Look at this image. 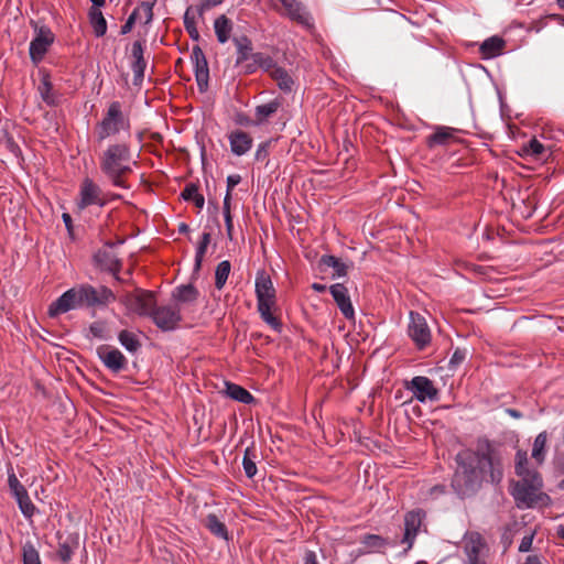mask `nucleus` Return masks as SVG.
I'll use <instances>...</instances> for the list:
<instances>
[{
  "mask_svg": "<svg viewBox=\"0 0 564 564\" xmlns=\"http://www.w3.org/2000/svg\"><path fill=\"white\" fill-rule=\"evenodd\" d=\"M422 524L421 511H410L404 517V534L402 542L408 544V549L412 547Z\"/></svg>",
  "mask_w": 564,
  "mask_h": 564,
  "instance_id": "nucleus-20",
  "label": "nucleus"
},
{
  "mask_svg": "<svg viewBox=\"0 0 564 564\" xmlns=\"http://www.w3.org/2000/svg\"><path fill=\"white\" fill-rule=\"evenodd\" d=\"M408 334L419 349H424L431 343V329L423 315L417 312H410Z\"/></svg>",
  "mask_w": 564,
  "mask_h": 564,
  "instance_id": "nucleus-11",
  "label": "nucleus"
},
{
  "mask_svg": "<svg viewBox=\"0 0 564 564\" xmlns=\"http://www.w3.org/2000/svg\"><path fill=\"white\" fill-rule=\"evenodd\" d=\"M35 30L36 34L30 43L29 54L32 63L37 66L54 43L55 34L46 25L36 28Z\"/></svg>",
  "mask_w": 564,
  "mask_h": 564,
  "instance_id": "nucleus-9",
  "label": "nucleus"
},
{
  "mask_svg": "<svg viewBox=\"0 0 564 564\" xmlns=\"http://www.w3.org/2000/svg\"><path fill=\"white\" fill-rule=\"evenodd\" d=\"M22 551L24 564H41L40 554L32 543H25Z\"/></svg>",
  "mask_w": 564,
  "mask_h": 564,
  "instance_id": "nucleus-46",
  "label": "nucleus"
},
{
  "mask_svg": "<svg viewBox=\"0 0 564 564\" xmlns=\"http://www.w3.org/2000/svg\"><path fill=\"white\" fill-rule=\"evenodd\" d=\"M181 198L185 202L192 203L194 207L202 209L205 204V197L199 193L198 185L188 183L181 192Z\"/></svg>",
  "mask_w": 564,
  "mask_h": 564,
  "instance_id": "nucleus-28",
  "label": "nucleus"
},
{
  "mask_svg": "<svg viewBox=\"0 0 564 564\" xmlns=\"http://www.w3.org/2000/svg\"><path fill=\"white\" fill-rule=\"evenodd\" d=\"M547 433L545 431L538 434V436L534 440L532 448V458L535 459L536 463L539 464H541L544 460Z\"/></svg>",
  "mask_w": 564,
  "mask_h": 564,
  "instance_id": "nucleus-36",
  "label": "nucleus"
},
{
  "mask_svg": "<svg viewBox=\"0 0 564 564\" xmlns=\"http://www.w3.org/2000/svg\"><path fill=\"white\" fill-rule=\"evenodd\" d=\"M79 546V539L77 534H68L64 540H61L57 549V556L62 563L67 564Z\"/></svg>",
  "mask_w": 564,
  "mask_h": 564,
  "instance_id": "nucleus-24",
  "label": "nucleus"
},
{
  "mask_svg": "<svg viewBox=\"0 0 564 564\" xmlns=\"http://www.w3.org/2000/svg\"><path fill=\"white\" fill-rule=\"evenodd\" d=\"M122 303L127 308L141 316H150L155 306L154 294L150 291H137L123 296Z\"/></svg>",
  "mask_w": 564,
  "mask_h": 564,
  "instance_id": "nucleus-12",
  "label": "nucleus"
},
{
  "mask_svg": "<svg viewBox=\"0 0 564 564\" xmlns=\"http://www.w3.org/2000/svg\"><path fill=\"white\" fill-rule=\"evenodd\" d=\"M511 221H514L517 224V226L523 231H531V230L538 231V230H541V229H544L547 227V225H544V224L541 226L521 224V221H520V219H518V217L516 219H511Z\"/></svg>",
  "mask_w": 564,
  "mask_h": 564,
  "instance_id": "nucleus-57",
  "label": "nucleus"
},
{
  "mask_svg": "<svg viewBox=\"0 0 564 564\" xmlns=\"http://www.w3.org/2000/svg\"><path fill=\"white\" fill-rule=\"evenodd\" d=\"M518 463H517V466H516V473L518 476H524L527 475L528 473H530L524 464L527 463V455L525 453L524 454H521V453H518Z\"/></svg>",
  "mask_w": 564,
  "mask_h": 564,
  "instance_id": "nucleus-56",
  "label": "nucleus"
},
{
  "mask_svg": "<svg viewBox=\"0 0 564 564\" xmlns=\"http://www.w3.org/2000/svg\"><path fill=\"white\" fill-rule=\"evenodd\" d=\"M89 335L93 338L107 340L110 338V332L106 321H96L89 325Z\"/></svg>",
  "mask_w": 564,
  "mask_h": 564,
  "instance_id": "nucleus-40",
  "label": "nucleus"
},
{
  "mask_svg": "<svg viewBox=\"0 0 564 564\" xmlns=\"http://www.w3.org/2000/svg\"><path fill=\"white\" fill-rule=\"evenodd\" d=\"M256 449L254 447H247L242 458V467L248 478H253L258 471L256 465Z\"/></svg>",
  "mask_w": 564,
  "mask_h": 564,
  "instance_id": "nucleus-35",
  "label": "nucleus"
},
{
  "mask_svg": "<svg viewBox=\"0 0 564 564\" xmlns=\"http://www.w3.org/2000/svg\"><path fill=\"white\" fill-rule=\"evenodd\" d=\"M361 542L369 550L380 549L384 545V540L376 534L365 535Z\"/></svg>",
  "mask_w": 564,
  "mask_h": 564,
  "instance_id": "nucleus-49",
  "label": "nucleus"
},
{
  "mask_svg": "<svg viewBox=\"0 0 564 564\" xmlns=\"http://www.w3.org/2000/svg\"><path fill=\"white\" fill-rule=\"evenodd\" d=\"M276 140L274 139H269L267 141H263L261 142L259 145H258V149L256 151V154H254V159L257 161H265L268 158H269V153H270V148L272 145L273 142H275Z\"/></svg>",
  "mask_w": 564,
  "mask_h": 564,
  "instance_id": "nucleus-48",
  "label": "nucleus"
},
{
  "mask_svg": "<svg viewBox=\"0 0 564 564\" xmlns=\"http://www.w3.org/2000/svg\"><path fill=\"white\" fill-rule=\"evenodd\" d=\"M329 292L341 314L347 319H354L355 310L352 307L347 288L341 283H336L329 286Z\"/></svg>",
  "mask_w": 564,
  "mask_h": 564,
  "instance_id": "nucleus-18",
  "label": "nucleus"
},
{
  "mask_svg": "<svg viewBox=\"0 0 564 564\" xmlns=\"http://www.w3.org/2000/svg\"><path fill=\"white\" fill-rule=\"evenodd\" d=\"M40 84L37 91L42 100L50 107H56L61 102V94L54 90L50 72L42 67L39 68Z\"/></svg>",
  "mask_w": 564,
  "mask_h": 564,
  "instance_id": "nucleus-16",
  "label": "nucleus"
},
{
  "mask_svg": "<svg viewBox=\"0 0 564 564\" xmlns=\"http://www.w3.org/2000/svg\"><path fill=\"white\" fill-rule=\"evenodd\" d=\"M225 0H200L199 6L196 7V11L200 18H203L204 12L210 8L217 7L221 4Z\"/></svg>",
  "mask_w": 564,
  "mask_h": 564,
  "instance_id": "nucleus-53",
  "label": "nucleus"
},
{
  "mask_svg": "<svg viewBox=\"0 0 564 564\" xmlns=\"http://www.w3.org/2000/svg\"><path fill=\"white\" fill-rule=\"evenodd\" d=\"M131 158L132 152L129 143H111L100 156V171L112 185L129 188V185L126 183V177L132 173V169L130 167Z\"/></svg>",
  "mask_w": 564,
  "mask_h": 564,
  "instance_id": "nucleus-3",
  "label": "nucleus"
},
{
  "mask_svg": "<svg viewBox=\"0 0 564 564\" xmlns=\"http://www.w3.org/2000/svg\"><path fill=\"white\" fill-rule=\"evenodd\" d=\"M4 145L6 149L17 158H22V151L14 138L9 133H4Z\"/></svg>",
  "mask_w": 564,
  "mask_h": 564,
  "instance_id": "nucleus-50",
  "label": "nucleus"
},
{
  "mask_svg": "<svg viewBox=\"0 0 564 564\" xmlns=\"http://www.w3.org/2000/svg\"><path fill=\"white\" fill-rule=\"evenodd\" d=\"M506 413L513 419H521L522 413L516 409H506Z\"/></svg>",
  "mask_w": 564,
  "mask_h": 564,
  "instance_id": "nucleus-62",
  "label": "nucleus"
},
{
  "mask_svg": "<svg viewBox=\"0 0 564 564\" xmlns=\"http://www.w3.org/2000/svg\"><path fill=\"white\" fill-rule=\"evenodd\" d=\"M63 221L67 228V231L70 237L74 236V229H73V220L70 217V214H62Z\"/></svg>",
  "mask_w": 564,
  "mask_h": 564,
  "instance_id": "nucleus-60",
  "label": "nucleus"
},
{
  "mask_svg": "<svg viewBox=\"0 0 564 564\" xmlns=\"http://www.w3.org/2000/svg\"><path fill=\"white\" fill-rule=\"evenodd\" d=\"M455 462L452 487L460 497L476 494L484 481L498 484L502 479L500 459L488 441L479 442L476 451H460Z\"/></svg>",
  "mask_w": 564,
  "mask_h": 564,
  "instance_id": "nucleus-1",
  "label": "nucleus"
},
{
  "mask_svg": "<svg viewBox=\"0 0 564 564\" xmlns=\"http://www.w3.org/2000/svg\"><path fill=\"white\" fill-rule=\"evenodd\" d=\"M139 9H134L127 19L126 23L120 29V34L124 35L132 31L133 25L138 19Z\"/></svg>",
  "mask_w": 564,
  "mask_h": 564,
  "instance_id": "nucleus-52",
  "label": "nucleus"
},
{
  "mask_svg": "<svg viewBox=\"0 0 564 564\" xmlns=\"http://www.w3.org/2000/svg\"><path fill=\"white\" fill-rule=\"evenodd\" d=\"M303 560L304 564H319L314 551H306Z\"/></svg>",
  "mask_w": 564,
  "mask_h": 564,
  "instance_id": "nucleus-59",
  "label": "nucleus"
},
{
  "mask_svg": "<svg viewBox=\"0 0 564 564\" xmlns=\"http://www.w3.org/2000/svg\"><path fill=\"white\" fill-rule=\"evenodd\" d=\"M97 355L104 365L115 373L121 372L128 366L127 358L118 348L101 345L97 348Z\"/></svg>",
  "mask_w": 564,
  "mask_h": 564,
  "instance_id": "nucleus-14",
  "label": "nucleus"
},
{
  "mask_svg": "<svg viewBox=\"0 0 564 564\" xmlns=\"http://www.w3.org/2000/svg\"><path fill=\"white\" fill-rule=\"evenodd\" d=\"M406 388L413 392V395L420 401H434L437 399L438 390L434 387L433 381L427 377L416 376L406 383Z\"/></svg>",
  "mask_w": 564,
  "mask_h": 564,
  "instance_id": "nucleus-15",
  "label": "nucleus"
},
{
  "mask_svg": "<svg viewBox=\"0 0 564 564\" xmlns=\"http://www.w3.org/2000/svg\"><path fill=\"white\" fill-rule=\"evenodd\" d=\"M241 182V176L239 174H231L227 177V188L226 194L224 196V207L223 212H230L231 208V197L234 188Z\"/></svg>",
  "mask_w": 564,
  "mask_h": 564,
  "instance_id": "nucleus-39",
  "label": "nucleus"
},
{
  "mask_svg": "<svg viewBox=\"0 0 564 564\" xmlns=\"http://www.w3.org/2000/svg\"><path fill=\"white\" fill-rule=\"evenodd\" d=\"M234 121L236 124L238 126H241V127H250V126H258L256 122H254V119H251L248 115H246L245 112H237L235 115V118H234Z\"/></svg>",
  "mask_w": 564,
  "mask_h": 564,
  "instance_id": "nucleus-54",
  "label": "nucleus"
},
{
  "mask_svg": "<svg viewBox=\"0 0 564 564\" xmlns=\"http://www.w3.org/2000/svg\"><path fill=\"white\" fill-rule=\"evenodd\" d=\"M532 542H533V534L523 536V539L521 540V543L519 545V551L520 552L530 551V549L532 546Z\"/></svg>",
  "mask_w": 564,
  "mask_h": 564,
  "instance_id": "nucleus-58",
  "label": "nucleus"
},
{
  "mask_svg": "<svg viewBox=\"0 0 564 564\" xmlns=\"http://www.w3.org/2000/svg\"><path fill=\"white\" fill-rule=\"evenodd\" d=\"M91 2L90 8H97L100 10L101 7L106 4V0H89Z\"/></svg>",
  "mask_w": 564,
  "mask_h": 564,
  "instance_id": "nucleus-63",
  "label": "nucleus"
},
{
  "mask_svg": "<svg viewBox=\"0 0 564 564\" xmlns=\"http://www.w3.org/2000/svg\"><path fill=\"white\" fill-rule=\"evenodd\" d=\"M270 77L276 83L278 87L284 93H291L294 86V80L288 70L281 66H276L269 74Z\"/></svg>",
  "mask_w": 564,
  "mask_h": 564,
  "instance_id": "nucleus-29",
  "label": "nucleus"
},
{
  "mask_svg": "<svg viewBox=\"0 0 564 564\" xmlns=\"http://www.w3.org/2000/svg\"><path fill=\"white\" fill-rule=\"evenodd\" d=\"M18 506L25 518H31L35 512V506L31 501L29 494L25 492L22 496L15 498Z\"/></svg>",
  "mask_w": 564,
  "mask_h": 564,
  "instance_id": "nucleus-45",
  "label": "nucleus"
},
{
  "mask_svg": "<svg viewBox=\"0 0 564 564\" xmlns=\"http://www.w3.org/2000/svg\"><path fill=\"white\" fill-rule=\"evenodd\" d=\"M319 263L321 265L334 269L335 272L333 274V278H340L347 274V265L339 258L329 254H324L321 258Z\"/></svg>",
  "mask_w": 564,
  "mask_h": 564,
  "instance_id": "nucleus-34",
  "label": "nucleus"
},
{
  "mask_svg": "<svg viewBox=\"0 0 564 564\" xmlns=\"http://www.w3.org/2000/svg\"><path fill=\"white\" fill-rule=\"evenodd\" d=\"M215 33L219 43H226L232 31V22L225 14L219 15L214 22Z\"/></svg>",
  "mask_w": 564,
  "mask_h": 564,
  "instance_id": "nucleus-32",
  "label": "nucleus"
},
{
  "mask_svg": "<svg viewBox=\"0 0 564 564\" xmlns=\"http://www.w3.org/2000/svg\"><path fill=\"white\" fill-rule=\"evenodd\" d=\"M153 6H154V3L143 1L140 3V6L138 8L139 10L142 9L145 14V21H144L145 24L150 23L153 19Z\"/></svg>",
  "mask_w": 564,
  "mask_h": 564,
  "instance_id": "nucleus-55",
  "label": "nucleus"
},
{
  "mask_svg": "<svg viewBox=\"0 0 564 564\" xmlns=\"http://www.w3.org/2000/svg\"><path fill=\"white\" fill-rule=\"evenodd\" d=\"M95 257L98 262L110 270L118 268L120 264L117 259L109 256L108 249L98 251Z\"/></svg>",
  "mask_w": 564,
  "mask_h": 564,
  "instance_id": "nucleus-47",
  "label": "nucleus"
},
{
  "mask_svg": "<svg viewBox=\"0 0 564 564\" xmlns=\"http://www.w3.org/2000/svg\"><path fill=\"white\" fill-rule=\"evenodd\" d=\"M8 485L14 498L28 492L25 487L20 482V480L15 476L12 467L8 469Z\"/></svg>",
  "mask_w": 564,
  "mask_h": 564,
  "instance_id": "nucleus-44",
  "label": "nucleus"
},
{
  "mask_svg": "<svg viewBox=\"0 0 564 564\" xmlns=\"http://www.w3.org/2000/svg\"><path fill=\"white\" fill-rule=\"evenodd\" d=\"M191 59L194 64L195 78L200 93L208 89L209 68L207 58L199 45H194Z\"/></svg>",
  "mask_w": 564,
  "mask_h": 564,
  "instance_id": "nucleus-13",
  "label": "nucleus"
},
{
  "mask_svg": "<svg viewBox=\"0 0 564 564\" xmlns=\"http://www.w3.org/2000/svg\"><path fill=\"white\" fill-rule=\"evenodd\" d=\"M212 235L208 231L203 232L200 241L198 242L196 254H195V264L194 270L199 271L202 268L204 256L207 251L208 245L210 243Z\"/></svg>",
  "mask_w": 564,
  "mask_h": 564,
  "instance_id": "nucleus-37",
  "label": "nucleus"
},
{
  "mask_svg": "<svg viewBox=\"0 0 564 564\" xmlns=\"http://www.w3.org/2000/svg\"><path fill=\"white\" fill-rule=\"evenodd\" d=\"M144 44L145 40H137L132 44L131 56L133 62L131 68L133 72V84L139 85L143 82L144 72L147 68V61L144 59Z\"/></svg>",
  "mask_w": 564,
  "mask_h": 564,
  "instance_id": "nucleus-17",
  "label": "nucleus"
},
{
  "mask_svg": "<svg viewBox=\"0 0 564 564\" xmlns=\"http://www.w3.org/2000/svg\"><path fill=\"white\" fill-rule=\"evenodd\" d=\"M120 344L130 352H135L141 344L137 336L128 330H121L118 335Z\"/></svg>",
  "mask_w": 564,
  "mask_h": 564,
  "instance_id": "nucleus-41",
  "label": "nucleus"
},
{
  "mask_svg": "<svg viewBox=\"0 0 564 564\" xmlns=\"http://www.w3.org/2000/svg\"><path fill=\"white\" fill-rule=\"evenodd\" d=\"M204 524L215 536L228 540L227 528L225 523L217 518V516L213 513L208 514L204 520Z\"/></svg>",
  "mask_w": 564,
  "mask_h": 564,
  "instance_id": "nucleus-33",
  "label": "nucleus"
},
{
  "mask_svg": "<svg viewBox=\"0 0 564 564\" xmlns=\"http://www.w3.org/2000/svg\"><path fill=\"white\" fill-rule=\"evenodd\" d=\"M198 291L192 284L180 285L172 293L173 299L180 304H192L198 299Z\"/></svg>",
  "mask_w": 564,
  "mask_h": 564,
  "instance_id": "nucleus-27",
  "label": "nucleus"
},
{
  "mask_svg": "<svg viewBox=\"0 0 564 564\" xmlns=\"http://www.w3.org/2000/svg\"><path fill=\"white\" fill-rule=\"evenodd\" d=\"M230 151L237 156L245 155L253 144L252 137L242 130H235L228 134Z\"/></svg>",
  "mask_w": 564,
  "mask_h": 564,
  "instance_id": "nucleus-19",
  "label": "nucleus"
},
{
  "mask_svg": "<svg viewBox=\"0 0 564 564\" xmlns=\"http://www.w3.org/2000/svg\"><path fill=\"white\" fill-rule=\"evenodd\" d=\"M131 121L122 110V104L118 100L111 101L100 121L95 126L96 140L101 143L106 139L119 134L121 131H130Z\"/></svg>",
  "mask_w": 564,
  "mask_h": 564,
  "instance_id": "nucleus-4",
  "label": "nucleus"
},
{
  "mask_svg": "<svg viewBox=\"0 0 564 564\" xmlns=\"http://www.w3.org/2000/svg\"><path fill=\"white\" fill-rule=\"evenodd\" d=\"M455 130L449 127H438L435 132L427 137L426 145L432 149L436 145H448L455 138Z\"/></svg>",
  "mask_w": 564,
  "mask_h": 564,
  "instance_id": "nucleus-26",
  "label": "nucleus"
},
{
  "mask_svg": "<svg viewBox=\"0 0 564 564\" xmlns=\"http://www.w3.org/2000/svg\"><path fill=\"white\" fill-rule=\"evenodd\" d=\"M224 215H225V223H226V227H227V234H228V237L231 239L232 238V228H234L232 214H224Z\"/></svg>",
  "mask_w": 564,
  "mask_h": 564,
  "instance_id": "nucleus-61",
  "label": "nucleus"
},
{
  "mask_svg": "<svg viewBox=\"0 0 564 564\" xmlns=\"http://www.w3.org/2000/svg\"><path fill=\"white\" fill-rule=\"evenodd\" d=\"M282 106V100L274 98L271 101L254 108V122L258 126L265 123Z\"/></svg>",
  "mask_w": 564,
  "mask_h": 564,
  "instance_id": "nucleus-25",
  "label": "nucleus"
},
{
  "mask_svg": "<svg viewBox=\"0 0 564 564\" xmlns=\"http://www.w3.org/2000/svg\"><path fill=\"white\" fill-rule=\"evenodd\" d=\"M464 551L469 564H487L486 557L489 547L482 535L478 532H467L464 535Z\"/></svg>",
  "mask_w": 564,
  "mask_h": 564,
  "instance_id": "nucleus-8",
  "label": "nucleus"
},
{
  "mask_svg": "<svg viewBox=\"0 0 564 564\" xmlns=\"http://www.w3.org/2000/svg\"><path fill=\"white\" fill-rule=\"evenodd\" d=\"M276 66V62L270 55L258 52L254 53L252 62L245 64L243 68L248 75L256 73L258 68L270 74Z\"/></svg>",
  "mask_w": 564,
  "mask_h": 564,
  "instance_id": "nucleus-22",
  "label": "nucleus"
},
{
  "mask_svg": "<svg viewBox=\"0 0 564 564\" xmlns=\"http://www.w3.org/2000/svg\"><path fill=\"white\" fill-rule=\"evenodd\" d=\"M115 300V293L107 286L95 288L90 284H80L67 290L52 302L48 307V315L55 317L83 307L102 308Z\"/></svg>",
  "mask_w": 564,
  "mask_h": 564,
  "instance_id": "nucleus-2",
  "label": "nucleus"
},
{
  "mask_svg": "<svg viewBox=\"0 0 564 564\" xmlns=\"http://www.w3.org/2000/svg\"><path fill=\"white\" fill-rule=\"evenodd\" d=\"M193 7H188L184 13L183 22L186 32L193 41H199L200 35L196 26L195 17L192 14Z\"/></svg>",
  "mask_w": 564,
  "mask_h": 564,
  "instance_id": "nucleus-38",
  "label": "nucleus"
},
{
  "mask_svg": "<svg viewBox=\"0 0 564 564\" xmlns=\"http://www.w3.org/2000/svg\"><path fill=\"white\" fill-rule=\"evenodd\" d=\"M466 357H467V349L456 348L449 359V367L451 368L458 367L466 359Z\"/></svg>",
  "mask_w": 564,
  "mask_h": 564,
  "instance_id": "nucleus-51",
  "label": "nucleus"
},
{
  "mask_svg": "<svg viewBox=\"0 0 564 564\" xmlns=\"http://www.w3.org/2000/svg\"><path fill=\"white\" fill-rule=\"evenodd\" d=\"M230 269H231V264L227 260L221 261L217 265L216 271H215V286L218 290H221L224 288L226 281L229 276Z\"/></svg>",
  "mask_w": 564,
  "mask_h": 564,
  "instance_id": "nucleus-42",
  "label": "nucleus"
},
{
  "mask_svg": "<svg viewBox=\"0 0 564 564\" xmlns=\"http://www.w3.org/2000/svg\"><path fill=\"white\" fill-rule=\"evenodd\" d=\"M88 20L96 37H101L106 34L107 21L99 9L90 8L88 11Z\"/></svg>",
  "mask_w": 564,
  "mask_h": 564,
  "instance_id": "nucleus-30",
  "label": "nucleus"
},
{
  "mask_svg": "<svg viewBox=\"0 0 564 564\" xmlns=\"http://www.w3.org/2000/svg\"><path fill=\"white\" fill-rule=\"evenodd\" d=\"M237 47L236 66L247 64L248 59H253L254 53L252 52V42L247 35L235 36L232 39Z\"/></svg>",
  "mask_w": 564,
  "mask_h": 564,
  "instance_id": "nucleus-23",
  "label": "nucleus"
},
{
  "mask_svg": "<svg viewBox=\"0 0 564 564\" xmlns=\"http://www.w3.org/2000/svg\"><path fill=\"white\" fill-rule=\"evenodd\" d=\"M256 295L258 302V312L261 318L274 330L281 329V322L272 314L271 310L275 305V289L270 276L260 274L256 279Z\"/></svg>",
  "mask_w": 564,
  "mask_h": 564,
  "instance_id": "nucleus-6",
  "label": "nucleus"
},
{
  "mask_svg": "<svg viewBox=\"0 0 564 564\" xmlns=\"http://www.w3.org/2000/svg\"><path fill=\"white\" fill-rule=\"evenodd\" d=\"M225 392L230 399L245 404H250L254 401L253 395L248 390L232 382H226Z\"/></svg>",
  "mask_w": 564,
  "mask_h": 564,
  "instance_id": "nucleus-31",
  "label": "nucleus"
},
{
  "mask_svg": "<svg viewBox=\"0 0 564 564\" xmlns=\"http://www.w3.org/2000/svg\"><path fill=\"white\" fill-rule=\"evenodd\" d=\"M150 317L161 330H174L182 319L181 308L177 305H155Z\"/></svg>",
  "mask_w": 564,
  "mask_h": 564,
  "instance_id": "nucleus-10",
  "label": "nucleus"
},
{
  "mask_svg": "<svg viewBox=\"0 0 564 564\" xmlns=\"http://www.w3.org/2000/svg\"><path fill=\"white\" fill-rule=\"evenodd\" d=\"M312 289H313L314 291L318 292V293H323V292H325V291H326V289H327V288H326V285H324V284L314 283V284L312 285Z\"/></svg>",
  "mask_w": 564,
  "mask_h": 564,
  "instance_id": "nucleus-64",
  "label": "nucleus"
},
{
  "mask_svg": "<svg viewBox=\"0 0 564 564\" xmlns=\"http://www.w3.org/2000/svg\"><path fill=\"white\" fill-rule=\"evenodd\" d=\"M505 47L506 41L501 36L494 35L481 43L479 53L482 59H490L501 55Z\"/></svg>",
  "mask_w": 564,
  "mask_h": 564,
  "instance_id": "nucleus-21",
  "label": "nucleus"
},
{
  "mask_svg": "<svg viewBox=\"0 0 564 564\" xmlns=\"http://www.w3.org/2000/svg\"><path fill=\"white\" fill-rule=\"evenodd\" d=\"M521 477L522 479L514 485L512 490L517 506L520 508H533L538 505L546 506L550 502V497L541 492V476L533 471Z\"/></svg>",
  "mask_w": 564,
  "mask_h": 564,
  "instance_id": "nucleus-5",
  "label": "nucleus"
},
{
  "mask_svg": "<svg viewBox=\"0 0 564 564\" xmlns=\"http://www.w3.org/2000/svg\"><path fill=\"white\" fill-rule=\"evenodd\" d=\"M545 151V147L535 138L531 139L527 144H523L522 147V152L525 155L533 156L534 159H542Z\"/></svg>",
  "mask_w": 564,
  "mask_h": 564,
  "instance_id": "nucleus-43",
  "label": "nucleus"
},
{
  "mask_svg": "<svg viewBox=\"0 0 564 564\" xmlns=\"http://www.w3.org/2000/svg\"><path fill=\"white\" fill-rule=\"evenodd\" d=\"M120 198L121 196L117 194H105L99 185L86 177L80 185L78 207L86 208L91 205L104 207L107 203Z\"/></svg>",
  "mask_w": 564,
  "mask_h": 564,
  "instance_id": "nucleus-7",
  "label": "nucleus"
}]
</instances>
